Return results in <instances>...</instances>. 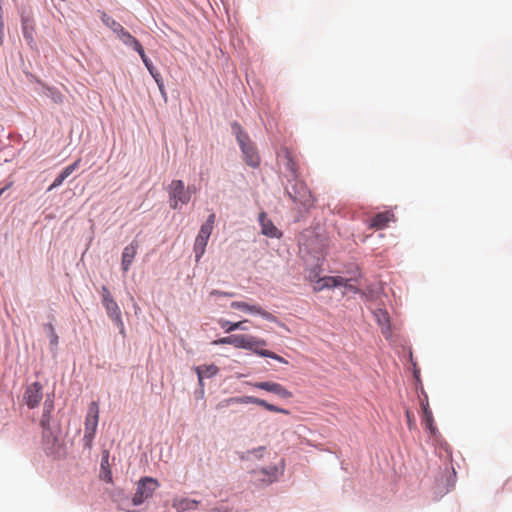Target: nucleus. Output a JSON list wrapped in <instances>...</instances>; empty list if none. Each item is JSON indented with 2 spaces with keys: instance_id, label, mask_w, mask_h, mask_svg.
Here are the masks:
<instances>
[{
  "instance_id": "1",
  "label": "nucleus",
  "mask_w": 512,
  "mask_h": 512,
  "mask_svg": "<svg viewBox=\"0 0 512 512\" xmlns=\"http://www.w3.org/2000/svg\"><path fill=\"white\" fill-rule=\"evenodd\" d=\"M231 345L235 348L252 350L260 356L272 358L281 363H287L283 357L277 355L276 353L266 349H261L262 347L266 346V341L252 335H232Z\"/></svg>"
},
{
  "instance_id": "2",
  "label": "nucleus",
  "mask_w": 512,
  "mask_h": 512,
  "mask_svg": "<svg viewBox=\"0 0 512 512\" xmlns=\"http://www.w3.org/2000/svg\"><path fill=\"white\" fill-rule=\"evenodd\" d=\"M232 128L241 147L245 162L251 167H257L260 163V158L249 136L244 133L241 126L237 123H234Z\"/></svg>"
},
{
  "instance_id": "3",
  "label": "nucleus",
  "mask_w": 512,
  "mask_h": 512,
  "mask_svg": "<svg viewBox=\"0 0 512 512\" xmlns=\"http://www.w3.org/2000/svg\"><path fill=\"white\" fill-rule=\"evenodd\" d=\"M102 304L106 310L108 317L120 329V333L124 334V323L122 320L121 310L106 286L101 287Z\"/></svg>"
},
{
  "instance_id": "4",
  "label": "nucleus",
  "mask_w": 512,
  "mask_h": 512,
  "mask_svg": "<svg viewBox=\"0 0 512 512\" xmlns=\"http://www.w3.org/2000/svg\"><path fill=\"white\" fill-rule=\"evenodd\" d=\"M167 191L172 209H178L179 204L186 205L191 200V189H186L182 180H172Z\"/></svg>"
},
{
  "instance_id": "5",
  "label": "nucleus",
  "mask_w": 512,
  "mask_h": 512,
  "mask_svg": "<svg viewBox=\"0 0 512 512\" xmlns=\"http://www.w3.org/2000/svg\"><path fill=\"white\" fill-rule=\"evenodd\" d=\"M99 420V405L93 401L89 404L84 423L83 441L87 448H91Z\"/></svg>"
},
{
  "instance_id": "6",
  "label": "nucleus",
  "mask_w": 512,
  "mask_h": 512,
  "mask_svg": "<svg viewBox=\"0 0 512 512\" xmlns=\"http://www.w3.org/2000/svg\"><path fill=\"white\" fill-rule=\"evenodd\" d=\"M231 404H256L258 406H261L265 408L266 410L270 412H276V413H282V414H289V411L280 407H277L273 404L268 403L267 401L254 397V396H239V397H231L226 400H224L221 403V406H229Z\"/></svg>"
},
{
  "instance_id": "7",
  "label": "nucleus",
  "mask_w": 512,
  "mask_h": 512,
  "mask_svg": "<svg viewBox=\"0 0 512 512\" xmlns=\"http://www.w3.org/2000/svg\"><path fill=\"white\" fill-rule=\"evenodd\" d=\"M159 487V482L151 477H144L140 479L137 484L136 492L132 498L134 505H140L145 500L150 498L154 491Z\"/></svg>"
},
{
  "instance_id": "8",
  "label": "nucleus",
  "mask_w": 512,
  "mask_h": 512,
  "mask_svg": "<svg viewBox=\"0 0 512 512\" xmlns=\"http://www.w3.org/2000/svg\"><path fill=\"white\" fill-rule=\"evenodd\" d=\"M289 196L294 202L300 203L305 208H311L315 203L314 196L303 182H297L292 192H289Z\"/></svg>"
},
{
  "instance_id": "9",
  "label": "nucleus",
  "mask_w": 512,
  "mask_h": 512,
  "mask_svg": "<svg viewBox=\"0 0 512 512\" xmlns=\"http://www.w3.org/2000/svg\"><path fill=\"white\" fill-rule=\"evenodd\" d=\"M248 384L253 386L254 388L273 393L282 399H289L293 396L291 391H289L283 385L276 383V382H272V381H263V382H255V383L248 382Z\"/></svg>"
},
{
  "instance_id": "10",
  "label": "nucleus",
  "mask_w": 512,
  "mask_h": 512,
  "mask_svg": "<svg viewBox=\"0 0 512 512\" xmlns=\"http://www.w3.org/2000/svg\"><path fill=\"white\" fill-rule=\"evenodd\" d=\"M42 390L43 386L40 382H33L27 386L23 398L29 408L33 409L40 404L43 397Z\"/></svg>"
},
{
  "instance_id": "11",
  "label": "nucleus",
  "mask_w": 512,
  "mask_h": 512,
  "mask_svg": "<svg viewBox=\"0 0 512 512\" xmlns=\"http://www.w3.org/2000/svg\"><path fill=\"white\" fill-rule=\"evenodd\" d=\"M231 308L238 309L249 314L260 315L268 321H275V317L271 313L264 310L260 305L257 304H249L244 301H233L231 303Z\"/></svg>"
},
{
  "instance_id": "12",
  "label": "nucleus",
  "mask_w": 512,
  "mask_h": 512,
  "mask_svg": "<svg viewBox=\"0 0 512 512\" xmlns=\"http://www.w3.org/2000/svg\"><path fill=\"white\" fill-rule=\"evenodd\" d=\"M211 233L212 232L200 227V230L194 242V253L196 262H198L200 258L204 255Z\"/></svg>"
},
{
  "instance_id": "13",
  "label": "nucleus",
  "mask_w": 512,
  "mask_h": 512,
  "mask_svg": "<svg viewBox=\"0 0 512 512\" xmlns=\"http://www.w3.org/2000/svg\"><path fill=\"white\" fill-rule=\"evenodd\" d=\"M137 250L138 242L135 240L124 248L121 260V266L124 272H127L130 269V266L137 254Z\"/></svg>"
},
{
  "instance_id": "14",
  "label": "nucleus",
  "mask_w": 512,
  "mask_h": 512,
  "mask_svg": "<svg viewBox=\"0 0 512 512\" xmlns=\"http://www.w3.org/2000/svg\"><path fill=\"white\" fill-rule=\"evenodd\" d=\"M81 158H78L72 164L65 167L61 173L54 179L53 183L48 188V191H51L60 185L80 166Z\"/></svg>"
},
{
  "instance_id": "15",
  "label": "nucleus",
  "mask_w": 512,
  "mask_h": 512,
  "mask_svg": "<svg viewBox=\"0 0 512 512\" xmlns=\"http://www.w3.org/2000/svg\"><path fill=\"white\" fill-rule=\"evenodd\" d=\"M391 221H394V214L391 211L380 212L371 219L369 227L381 230L386 228Z\"/></svg>"
},
{
  "instance_id": "16",
  "label": "nucleus",
  "mask_w": 512,
  "mask_h": 512,
  "mask_svg": "<svg viewBox=\"0 0 512 512\" xmlns=\"http://www.w3.org/2000/svg\"><path fill=\"white\" fill-rule=\"evenodd\" d=\"M421 408H422V422L425 425L426 429L429 430V432L432 435H435L437 432V428L434 424V418L432 411L430 410L429 403L427 400L421 401Z\"/></svg>"
},
{
  "instance_id": "17",
  "label": "nucleus",
  "mask_w": 512,
  "mask_h": 512,
  "mask_svg": "<svg viewBox=\"0 0 512 512\" xmlns=\"http://www.w3.org/2000/svg\"><path fill=\"white\" fill-rule=\"evenodd\" d=\"M344 284V278L341 276H326L323 278H320L314 289L315 290H323L325 288H334V287H340Z\"/></svg>"
},
{
  "instance_id": "18",
  "label": "nucleus",
  "mask_w": 512,
  "mask_h": 512,
  "mask_svg": "<svg viewBox=\"0 0 512 512\" xmlns=\"http://www.w3.org/2000/svg\"><path fill=\"white\" fill-rule=\"evenodd\" d=\"M259 221L262 228V233L268 237H280L281 233L277 227L269 220L265 213L259 215Z\"/></svg>"
},
{
  "instance_id": "19",
  "label": "nucleus",
  "mask_w": 512,
  "mask_h": 512,
  "mask_svg": "<svg viewBox=\"0 0 512 512\" xmlns=\"http://www.w3.org/2000/svg\"><path fill=\"white\" fill-rule=\"evenodd\" d=\"M373 314L378 325L381 327L382 333L387 336L390 333V317L388 312L384 309H376Z\"/></svg>"
},
{
  "instance_id": "20",
  "label": "nucleus",
  "mask_w": 512,
  "mask_h": 512,
  "mask_svg": "<svg viewBox=\"0 0 512 512\" xmlns=\"http://www.w3.org/2000/svg\"><path fill=\"white\" fill-rule=\"evenodd\" d=\"M199 504V501L188 498H176L173 500V508L177 510V512H185L187 510L196 509Z\"/></svg>"
},
{
  "instance_id": "21",
  "label": "nucleus",
  "mask_w": 512,
  "mask_h": 512,
  "mask_svg": "<svg viewBox=\"0 0 512 512\" xmlns=\"http://www.w3.org/2000/svg\"><path fill=\"white\" fill-rule=\"evenodd\" d=\"M198 380L201 383L203 378H211L219 372V368L215 364H204L196 367L195 369Z\"/></svg>"
},
{
  "instance_id": "22",
  "label": "nucleus",
  "mask_w": 512,
  "mask_h": 512,
  "mask_svg": "<svg viewBox=\"0 0 512 512\" xmlns=\"http://www.w3.org/2000/svg\"><path fill=\"white\" fill-rule=\"evenodd\" d=\"M246 322H247V320H243V321H239V322H230L225 319H220L218 321V324L220 325V327L222 329H224V331L226 333H230V332L238 330V329L246 330L247 328L243 325Z\"/></svg>"
},
{
  "instance_id": "23",
  "label": "nucleus",
  "mask_w": 512,
  "mask_h": 512,
  "mask_svg": "<svg viewBox=\"0 0 512 512\" xmlns=\"http://www.w3.org/2000/svg\"><path fill=\"white\" fill-rule=\"evenodd\" d=\"M117 37L127 46L132 47L133 49L139 47L140 42L132 36L125 28L122 29L121 32L117 34Z\"/></svg>"
},
{
  "instance_id": "24",
  "label": "nucleus",
  "mask_w": 512,
  "mask_h": 512,
  "mask_svg": "<svg viewBox=\"0 0 512 512\" xmlns=\"http://www.w3.org/2000/svg\"><path fill=\"white\" fill-rule=\"evenodd\" d=\"M101 20L102 22L109 27L116 35L122 31L124 28L120 23H118L116 20H114L111 16H109L107 13L102 12L101 13Z\"/></svg>"
},
{
  "instance_id": "25",
  "label": "nucleus",
  "mask_w": 512,
  "mask_h": 512,
  "mask_svg": "<svg viewBox=\"0 0 512 512\" xmlns=\"http://www.w3.org/2000/svg\"><path fill=\"white\" fill-rule=\"evenodd\" d=\"M144 65L145 67L148 69V71L150 72V74L152 75V77L155 79V81L157 82L158 86H159V89L162 90L163 89V83L160 79V75L159 73L156 71L155 67L153 66L152 62L150 61V59H144Z\"/></svg>"
},
{
  "instance_id": "26",
  "label": "nucleus",
  "mask_w": 512,
  "mask_h": 512,
  "mask_svg": "<svg viewBox=\"0 0 512 512\" xmlns=\"http://www.w3.org/2000/svg\"><path fill=\"white\" fill-rule=\"evenodd\" d=\"M47 96L52 99L53 102L60 104L63 102V94L55 88H47Z\"/></svg>"
},
{
  "instance_id": "27",
  "label": "nucleus",
  "mask_w": 512,
  "mask_h": 512,
  "mask_svg": "<svg viewBox=\"0 0 512 512\" xmlns=\"http://www.w3.org/2000/svg\"><path fill=\"white\" fill-rule=\"evenodd\" d=\"M286 159H287V163H286L287 169H289L291 171V173L293 174L294 177H297V164L294 161V159L292 158L291 154L288 152L286 154Z\"/></svg>"
},
{
  "instance_id": "28",
  "label": "nucleus",
  "mask_w": 512,
  "mask_h": 512,
  "mask_svg": "<svg viewBox=\"0 0 512 512\" xmlns=\"http://www.w3.org/2000/svg\"><path fill=\"white\" fill-rule=\"evenodd\" d=\"M261 474L267 475V482L271 483L276 479L277 476V468L271 467L269 469H263L260 471Z\"/></svg>"
},
{
  "instance_id": "29",
  "label": "nucleus",
  "mask_w": 512,
  "mask_h": 512,
  "mask_svg": "<svg viewBox=\"0 0 512 512\" xmlns=\"http://www.w3.org/2000/svg\"><path fill=\"white\" fill-rule=\"evenodd\" d=\"M215 218H216L215 214L211 213L207 217L206 222L204 224H202L201 228L206 229V230L212 232V230L214 228Z\"/></svg>"
},
{
  "instance_id": "30",
  "label": "nucleus",
  "mask_w": 512,
  "mask_h": 512,
  "mask_svg": "<svg viewBox=\"0 0 512 512\" xmlns=\"http://www.w3.org/2000/svg\"><path fill=\"white\" fill-rule=\"evenodd\" d=\"M48 329L50 331V343H51V345L56 346L58 344V336L54 330L53 325L49 324Z\"/></svg>"
},
{
  "instance_id": "31",
  "label": "nucleus",
  "mask_w": 512,
  "mask_h": 512,
  "mask_svg": "<svg viewBox=\"0 0 512 512\" xmlns=\"http://www.w3.org/2000/svg\"><path fill=\"white\" fill-rule=\"evenodd\" d=\"M405 414H406L407 424H408L409 429H413L416 425L413 413L407 409Z\"/></svg>"
},
{
  "instance_id": "32",
  "label": "nucleus",
  "mask_w": 512,
  "mask_h": 512,
  "mask_svg": "<svg viewBox=\"0 0 512 512\" xmlns=\"http://www.w3.org/2000/svg\"><path fill=\"white\" fill-rule=\"evenodd\" d=\"M231 341H232V335L217 339V340L213 341V344L214 345H223V344L231 345Z\"/></svg>"
},
{
  "instance_id": "33",
  "label": "nucleus",
  "mask_w": 512,
  "mask_h": 512,
  "mask_svg": "<svg viewBox=\"0 0 512 512\" xmlns=\"http://www.w3.org/2000/svg\"><path fill=\"white\" fill-rule=\"evenodd\" d=\"M341 287H344L346 290L354 292V293L358 292V289L352 283H350L349 280H347L345 278H344V284Z\"/></svg>"
},
{
  "instance_id": "34",
  "label": "nucleus",
  "mask_w": 512,
  "mask_h": 512,
  "mask_svg": "<svg viewBox=\"0 0 512 512\" xmlns=\"http://www.w3.org/2000/svg\"><path fill=\"white\" fill-rule=\"evenodd\" d=\"M211 295H213V296H225V297H232L233 296L232 293L222 292V291H219V290H213L211 292Z\"/></svg>"
},
{
  "instance_id": "35",
  "label": "nucleus",
  "mask_w": 512,
  "mask_h": 512,
  "mask_svg": "<svg viewBox=\"0 0 512 512\" xmlns=\"http://www.w3.org/2000/svg\"><path fill=\"white\" fill-rule=\"evenodd\" d=\"M134 50L139 54V56L141 57V59H142V61H143V62H144V59H149V58L146 56L145 51H144V49H143V47H142V45H141V44H140V48H139V47H137V48H135Z\"/></svg>"
},
{
  "instance_id": "36",
  "label": "nucleus",
  "mask_w": 512,
  "mask_h": 512,
  "mask_svg": "<svg viewBox=\"0 0 512 512\" xmlns=\"http://www.w3.org/2000/svg\"><path fill=\"white\" fill-rule=\"evenodd\" d=\"M264 450H265V447H259L257 449H253L252 451H248V453L254 454L256 457H261Z\"/></svg>"
},
{
  "instance_id": "37",
  "label": "nucleus",
  "mask_w": 512,
  "mask_h": 512,
  "mask_svg": "<svg viewBox=\"0 0 512 512\" xmlns=\"http://www.w3.org/2000/svg\"><path fill=\"white\" fill-rule=\"evenodd\" d=\"M108 466H109V464H108V454H107L106 456H104V457L102 458V461H101V468H102L104 471H106V470H109V469H108Z\"/></svg>"
},
{
  "instance_id": "38",
  "label": "nucleus",
  "mask_w": 512,
  "mask_h": 512,
  "mask_svg": "<svg viewBox=\"0 0 512 512\" xmlns=\"http://www.w3.org/2000/svg\"><path fill=\"white\" fill-rule=\"evenodd\" d=\"M104 472H105V480L107 482H111L112 481L111 471L110 470H106Z\"/></svg>"
},
{
  "instance_id": "39",
  "label": "nucleus",
  "mask_w": 512,
  "mask_h": 512,
  "mask_svg": "<svg viewBox=\"0 0 512 512\" xmlns=\"http://www.w3.org/2000/svg\"><path fill=\"white\" fill-rule=\"evenodd\" d=\"M186 189H191V195L196 192V187L194 185H189Z\"/></svg>"
},
{
  "instance_id": "40",
  "label": "nucleus",
  "mask_w": 512,
  "mask_h": 512,
  "mask_svg": "<svg viewBox=\"0 0 512 512\" xmlns=\"http://www.w3.org/2000/svg\"><path fill=\"white\" fill-rule=\"evenodd\" d=\"M24 35H25V37H30L31 38L30 32H27L25 28H24Z\"/></svg>"
},
{
  "instance_id": "41",
  "label": "nucleus",
  "mask_w": 512,
  "mask_h": 512,
  "mask_svg": "<svg viewBox=\"0 0 512 512\" xmlns=\"http://www.w3.org/2000/svg\"><path fill=\"white\" fill-rule=\"evenodd\" d=\"M24 35H25V37H30L31 38L30 32H27L25 28H24Z\"/></svg>"
},
{
  "instance_id": "42",
  "label": "nucleus",
  "mask_w": 512,
  "mask_h": 512,
  "mask_svg": "<svg viewBox=\"0 0 512 512\" xmlns=\"http://www.w3.org/2000/svg\"><path fill=\"white\" fill-rule=\"evenodd\" d=\"M3 191H4V189H1V190H0V195L3 193Z\"/></svg>"
}]
</instances>
